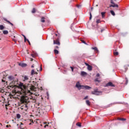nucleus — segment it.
Wrapping results in <instances>:
<instances>
[{
  "mask_svg": "<svg viewBox=\"0 0 129 129\" xmlns=\"http://www.w3.org/2000/svg\"><path fill=\"white\" fill-rule=\"evenodd\" d=\"M2 82H6V81L4 80H2Z\"/></svg>",
  "mask_w": 129,
  "mask_h": 129,
  "instance_id": "nucleus-49",
  "label": "nucleus"
},
{
  "mask_svg": "<svg viewBox=\"0 0 129 129\" xmlns=\"http://www.w3.org/2000/svg\"><path fill=\"white\" fill-rule=\"evenodd\" d=\"M106 86H110L111 87H114V85L112 84V82H109L106 84Z\"/></svg>",
  "mask_w": 129,
  "mask_h": 129,
  "instance_id": "nucleus-10",
  "label": "nucleus"
},
{
  "mask_svg": "<svg viewBox=\"0 0 129 129\" xmlns=\"http://www.w3.org/2000/svg\"><path fill=\"white\" fill-rule=\"evenodd\" d=\"M55 49H59V47L58 46H55Z\"/></svg>",
  "mask_w": 129,
  "mask_h": 129,
  "instance_id": "nucleus-46",
  "label": "nucleus"
},
{
  "mask_svg": "<svg viewBox=\"0 0 129 129\" xmlns=\"http://www.w3.org/2000/svg\"><path fill=\"white\" fill-rule=\"evenodd\" d=\"M126 82L127 83V79L126 78Z\"/></svg>",
  "mask_w": 129,
  "mask_h": 129,
  "instance_id": "nucleus-57",
  "label": "nucleus"
},
{
  "mask_svg": "<svg viewBox=\"0 0 129 129\" xmlns=\"http://www.w3.org/2000/svg\"><path fill=\"white\" fill-rule=\"evenodd\" d=\"M16 117L18 118V119H19V118H21V114H17Z\"/></svg>",
  "mask_w": 129,
  "mask_h": 129,
  "instance_id": "nucleus-25",
  "label": "nucleus"
},
{
  "mask_svg": "<svg viewBox=\"0 0 129 129\" xmlns=\"http://www.w3.org/2000/svg\"><path fill=\"white\" fill-rule=\"evenodd\" d=\"M104 31H105V29L104 28H102L101 29V33H102V32H103Z\"/></svg>",
  "mask_w": 129,
  "mask_h": 129,
  "instance_id": "nucleus-35",
  "label": "nucleus"
},
{
  "mask_svg": "<svg viewBox=\"0 0 129 129\" xmlns=\"http://www.w3.org/2000/svg\"><path fill=\"white\" fill-rule=\"evenodd\" d=\"M23 37H24V38H25V37H26V36H25L24 34H22Z\"/></svg>",
  "mask_w": 129,
  "mask_h": 129,
  "instance_id": "nucleus-54",
  "label": "nucleus"
},
{
  "mask_svg": "<svg viewBox=\"0 0 129 129\" xmlns=\"http://www.w3.org/2000/svg\"><path fill=\"white\" fill-rule=\"evenodd\" d=\"M22 77L23 80L24 82L26 81H28V80H29V77H28V76H23Z\"/></svg>",
  "mask_w": 129,
  "mask_h": 129,
  "instance_id": "nucleus-8",
  "label": "nucleus"
},
{
  "mask_svg": "<svg viewBox=\"0 0 129 129\" xmlns=\"http://www.w3.org/2000/svg\"><path fill=\"white\" fill-rule=\"evenodd\" d=\"M18 83V82L16 81V80H13L11 81L10 83V86H8V89H10L12 91V93L13 94V95H15V94H17L18 92H19L18 91H17V84Z\"/></svg>",
  "mask_w": 129,
  "mask_h": 129,
  "instance_id": "nucleus-2",
  "label": "nucleus"
},
{
  "mask_svg": "<svg viewBox=\"0 0 129 129\" xmlns=\"http://www.w3.org/2000/svg\"><path fill=\"white\" fill-rule=\"evenodd\" d=\"M91 12H92V11H93V7L91 8Z\"/></svg>",
  "mask_w": 129,
  "mask_h": 129,
  "instance_id": "nucleus-48",
  "label": "nucleus"
},
{
  "mask_svg": "<svg viewBox=\"0 0 129 129\" xmlns=\"http://www.w3.org/2000/svg\"><path fill=\"white\" fill-rule=\"evenodd\" d=\"M28 104H24L20 107L22 110H25V111H27L28 110Z\"/></svg>",
  "mask_w": 129,
  "mask_h": 129,
  "instance_id": "nucleus-4",
  "label": "nucleus"
},
{
  "mask_svg": "<svg viewBox=\"0 0 129 129\" xmlns=\"http://www.w3.org/2000/svg\"><path fill=\"white\" fill-rule=\"evenodd\" d=\"M14 38H16V36H14Z\"/></svg>",
  "mask_w": 129,
  "mask_h": 129,
  "instance_id": "nucleus-62",
  "label": "nucleus"
},
{
  "mask_svg": "<svg viewBox=\"0 0 129 129\" xmlns=\"http://www.w3.org/2000/svg\"><path fill=\"white\" fill-rule=\"evenodd\" d=\"M41 22L42 23H45V17H42L41 19Z\"/></svg>",
  "mask_w": 129,
  "mask_h": 129,
  "instance_id": "nucleus-24",
  "label": "nucleus"
},
{
  "mask_svg": "<svg viewBox=\"0 0 129 129\" xmlns=\"http://www.w3.org/2000/svg\"><path fill=\"white\" fill-rule=\"evenodd\" d=\"M96 23L97 24H99V23H100V20H99V19L97 20Z\"/></svg>",
  "mask_w": 129,
  "mask_h": 129,
  "instance_id": "nucleus-34",
  "label": "nucleus"
},
{
  "mask_svg": "<svg viewBox=\"0 0 129 129\" xmlns=\"http://www.w3.org/2000/svg\"><path fill=\"white\" fill-rule=\"evenodd\" d=\"M87 69H88V70H89V71H92V66L89 65L87 67Z\"/></svg>",
  "mask_w": 129,
  "mask_h": 129,
  "instance_id": "nucleus-15",
  "label": "nucleus"
},
{
  "mask_svg": "<svg viewBox=\"0 0 129 129\" xmlns=\"http://www.w3.org/2000/svg\"><path fill=\"white\" fill-rule=\"evenodd\" d=\"M80 40L81 41H82V43H83V44H85V45H88V44L86 43L85 41H84L82 38H80Z\"/></svg>",
  "mask_w": 129,
  "mask_h": 129,
  "instance_id": "nucleus-19",
  "label": "nucleus"
},
{
  "mask_svg": "<svg viewBox=\"0 0 129 129\" xmlns=\"http://www.w3.org/2000/svg\"><path fill=\"white\" fill-rule=\"evenodd\" d=\"M53 44L55 45H58V46H60V41L59 39H56V40H53Z\"/></svg>",
  "mask_w": 129,
  "mask_h": 129,
  "instance_id": "nucleus-7",
  "label": "nucleus"
},
{
  "mask_svg": "<svg viewBox=\"0 0 129 129\" xmlns=\"http://www.w3.org/2000/svg\"><path fill=\"white\" fill-rule=\"evenodd\" d=\"M4 29H5L4 25H0V30H4Z\"/></svg>",
  "mask_w": 129,
  "mask_h": 129,
  "instance_id": "nucleus-30",
  "label": "nucleus"
},
{
  "mask_svg": "<svg viewBox=\"0 0 129 129\" xmlns=\"http://www.w3.org/2000/svg\"><path fill=\"white\" fill-rule=\"evenodd\" d=\"M85 75H87V73L85 72H81V76H85Z\"/></svg>",
  "mask_w": 129,
  "mask_h": 129,
  "instance_id": "nucleus-20",
  "label": "nucleus"
},
{
  "mask_svg": "<svg viewBox=\"0 0 129 129\" xmlns=\"http://www.w3.org/2000/svg\"><path fill=\"white\" fill-rule=\"evenodd\" d=\"M13 41H14V42H15V43L17 42V40H16V39H15V38H13Z\"/></svg>",
  "mask_w": 129,
  "mask_h": 129,
  "instance_id": "nucleus-40",
  "label": "nucleus"
},
{
  "mask_svg": "<svg viewBox=\"0 0 129 129\" xmlns=\"http://www.w3.org/2000/svg\"><path fill=\"white\" fill-rule=\"evenodd\" d=\"M30 121L31 123H34V120L33 119H30Z\"/></svg>",
  "mask_w": 129,
  "mask_h": 129,
  "instance_id": "nucleus-42",
  "label": "nucleus"
},
{
  "mask_svg": "<svg viewBox=\"0 0 129 129\" xmlns=\"http://www.w3.org/2000/svg\"><path fill=\"white\" fill-rule=\"evenodd\" d=\"M87 98H88V96H86L84 98V100L87 99Z\"/></svg>",
  "mask_w": 129,
  "mask_h": 129,
  "instance_id": "nucleus-41",
  "label": "nucleus"
},
{
  "mask_svg": "<svg viewBox=\"0 0 129 129\" xmlns=\"http://www.w3.org/2000/svg\"><path fill=\"white\" fill-rule=\"evenodd\" d=\"M31 56H32V57H33V58H35V57L36 56V55H35L34 54H31Z\"/></svg>",
  "mask_w": 129,
  "mask_h": 129,
  "instance_id": "nucleus-38",
  "label": "nucleus"
},
{
  "mask_svg": "<svg viewBox=\"0 0 129 129\" xmlns=\"http://www.w3.org/2000/svg\"><path fill=\"white\" fill-rule=\"evenodd\" d=\"M3 20H4V21H5V22H7L10 25H11V26H14V24L13 23H11V22H10V21L7 20L6 18H3Z\"/></svg>",
  "mask_w": 129,
  "mask_h": 129,
  "instance_id": "nucleus-11",
  "label": "nucleus"
},
{
  "mask_svg": "<svg viewBox=\"0 0 129 129\" xmlns=\"http://www.w3.org/2000/svg\"><path fill=\"white\" fill-rule=\"evenodd\" d=\"M95 82H100V81L98 80V78H96L94 80Z\"/></svg>",
  "mask_w": 129,
  "mask_h": 129,
  "instance_id": "nucleus-32",
  "label": "nucleus"
},
{
  "mask_svg": "<svg viewBox=\"0 0 129 129\" xmlns=\"http://www.w3.org/2000/svg\"><path fill=\"white\" fill-rule=\"evenodd\" d=\"M5 84V85H8V82H6Z\"/></svg>",
  "mask_w": 129,
  "mask_h": 129,
  "instance_id": "nucleus-50",
  "label": "nucleus"
},
{
  "mask_svg": "<svg viewBox=\"0 0 129 129\" xmlns=\"http://www.w3.org/2000/svg\"><path fill=\"white\" fill-rule=\"evenodd\" d=\"M76 87L79 89V90H80V89H82L83 85H80L79 82H78L76 85Z\"/></svg>",
  "mask_w": 129,
  "mask_h": 129,
  "instance_id": "nucleus-6",
  "label": "nucleus"
},
{
  "mask_svg": "<svg viewBox=\"0 0 129 129\" xmlns=\"http://www.w3.org/2000/svg\"><path fill=\"white\" fill-rule=\"evenodd\" d=\"M118 120H122V121L126 120V119L123 118H118Z\"/></svg>",
  "mask_w": 129,
  "mask_h": 129,
  "instance_id": "nucleus-26",
  "label": "nucleus"
},
{
  "mask_svg": "<svg viewBox=\"0 0 129 129\" xmlns=\"http://www.w3.org/2000/svg\"><path fill=\"white\" fill-rule=\"evenodd\" d=\"M20 88L21 89V91L18 92L20 94H23L20 98V102L21 104L24 103V104H28L30 102V99L28 97L27 95H30L31 91H36V87L35 86L32 84H25L20 83L19 85Z\"/></svg>",
  "mask_w": 129,
  "mask_h": 129,
  "instance_id": "nucleus-1",
  "label": "nucleus"
},
{
  "mask_svg": "<svg viewBox=\"0 0 129 129\" xmlns=\"http://www.w3.org/2000/svg\"><path fill=\"white\" fill-rule=\"evenodd\" d=\"M33 59L32 58H31V61H33Z\"/></svg>",
  "mask_w": 129,
  "mask_h": 129,
  "instance_id": "nucleus-60",
  "label": "nucleus"
},
{
  "mask_svg": "<svg viewBox=\"0 0 129 129\" xmlns=\"http://www.w3.org/2000/svg\"><path fill=\"white\" fill-rule=\"evenodd\" d=\"M91 94H93V95H102V92L99 91L98 89H96L94 90V91L91 92Z\"/></svg>",
  "mask_w": 129,
  "mask_h": 129,
  "instance_id": "nucleus-3",
  "label": "nucleus"
},
{
  "mask_svg": "<svg viewBox=\"0 0 129 129\" xmlns=\"http://www.w3.org/2000/svg\"><path fill=\"white\" fill-rule=\"evenodd\" d=\"M70 68L72 69V72H74V68L73 67H71Z\"/></svg>",
  "mask_w": 129,
  "mask_h": 129,
  "instance_id": "nucleus-37",
  "label": "nucleus"
},
{
  "mask_svg": "<svg viewBox=\"0 0 129 129\" xmlns=\"http://www.w3.org/2000/svg\"><path fill=\"white\" fill-rule=\"evenodd\" d=\"M21 129H24V128H21Z\"/></svg>",
  "mask_w": 129,
  "mask_h": 129,
  "instance_id": "nucleus-64",
  "label": "nucleus"
},
{
  "mask_svg": "<svg viewBox=\"0 0 129 129\" xmlns=\"http://www.w3.org/2000/svg\"><path fill=\"white\" fill-rule=\"evenodd\" d=\"M32 14H35V13H36V9L33 8L32 11Z\"/></svg>",
  "mask_w": 129,
  "mask_h": 129,
  "instance_id": "nucleus-31",
  "label": "nucleus"
},
{
  "mask_svg": "<svg viewBox=\"0 0 129 129\" xmlns=\"http://www.w3.org/2000/svg\"><path fill=\"white\" fill-rule=\"evenodd\" d=\"M27 42H28V43L29 45H31V42H30V41H29V39H27Z\"/></svg>",
  "mask_w": 129,
  "mask_h": 129,
  "instance_id": "nucleus-43",
  "label": "nucleus"
},
{
  "mask_svg": "<svg viewBox=\"0 0 129 129\" xmlns=\"http://www.w3.org/2000/svg\"><path fill=\"white\" fill-rule=\"evenodd\" d=\"M36 64H38V62L35 61Z\"/></svg>",
  "mask_w": 129,
  "mask_h": 129,
  "instance_id": "nucleus-59",
  "label": "nucleus"
},
{
  "mask_svg": "<svg viewBox=\"0 0 129 129\" xmlns=\"http://www.w3.org/2000/svg\"><path fill=\"white\" fill-rule=\"evenodd\" d=\"M105 13L106 12H101V15L102 17V18H104L105 17Z\"/></svg>",
  "mask_w": 129,
  "mask_h": 129,
  "instance_id": "nucleus-23",
  "label": "nucleus"
},
{
  "mask_svg": "<svg viewBox=\"0 0 129 129\" xmlns=\"http://www.w3.org/2000/svg\"><path fill=\"white\" fill-rule=\"evenodd\" d=\"M92 19V15L91 14V12H90V20Z\"/></svg>",
  "mask_w": 129,
  "mask_h": 129,
  "instance_id": "nucleus-33",
  "label": "nucleus"
},
{
  "mask_svg": "<svg viewBox=\"0 0 129 129\" xmlns=\"http://www.w3.org/2000/svg\"><path fill=\"white\" fill-rule=\"evenodd\" d=\"M6 127H9V125H7Z\"/></svg>",
  "mask_w": 129,
  "mask_h": 129,
  "instance_id": "nucleus-58",
  "label": "nucleus"
},
{
  "mask_svg": "<svg viewBox=\"0 0 129 129\" xmlns=\"http://www.w3.org/2000/svg\"><path fill=\"white\" fill-rule=\"evenodd\" d=\"M54 52L55 54H59V51L57 49H54Z\"/></svg>",
  "mask_w": 129,
  "mask_h": 129,
  "instance_id": "nucleus-28",
  "label": "nucleus"
},
{
  "mask_svg": "<svg viewBox=\"0 0 129 129\" xmlns=\"http://www.w3.org/2000/svg\"><path fill=\"white\" fill-rule=\"evenodd\" d=\"M100 76V75L99 74H97L96 77H99Z\"/></svg>",
  "mask_w": 129,
  "mask_h": 129,
  "instance_id": "nucleus-39",
  "label": "nucleus"
},
{
  "mask_svg": "<svg viewBox=\"0 0 129 129\" xmlns=\"http://www.w3.org/2000/svg\"><path fill=\"white\" fill-rule=\"evenodd\" d=\"M113 54L114 56L118 55V52L116 51V50H113Z\"/></svg>",
  "mask_w": 129,
  "mask_h": 129,
  "instance_id": "nucleus-16",
  "label": "nucleus"
},
{
  "mask_svg": "<svg viewBox=\"0 0 129 129\" xmlns=\"http://www.w3.org/2000/svg\"><path fill=\"white\" fill-rule=\"evenodd\" d=\"M110 3L112 5H110V8H118V5L113 3V0H110Z\"/></svg>",
  "mask_w": 129,
  "mask_h": 129,
  "instance_id": "nucleus-5",
  "label": "nucleus"
},
{
  "mask_svg": "<svg viewBox=\"0 0 129 129\" xmlns=\"http://www.w3.org/2000/svg\"><path fill=\"white\" fill-rule=\"evenodd\" d=\"M21 124H23V123H21Z\"/></svg>",
  "mask_w": 129,
  "mask_h": 129,
  "instance_id": "nucleus-63",
  "label": "nucleus"
},
{
  "mask_svg": "<svg viewBox=\"0 0 129 129\" xmlns=\"http://www.w3.org/2000/svg\"><path fill=\"white\" fill-rule=\"evenodd\" d=\"M86 103L88 106H90V102L89 100H87L86 101Z\"/></svg>",
  "mask_w": 129,
  "mask_h": 129,
  "instance_id": "nucleus-21",
  "label": "nucleus"
},
{
  "mask_svg": "<svg viewBox=\"0 0 129 129\" xmlns=\"http://www.w3.org/2000/svg\"><path fill=\"white\" fill-rule=\"evenodd\" d=\"M31 75H34V74H38V73L36 72H35V70H32L31 72Z\"/></svg>",
  "mask_w": 129,
  "mask_h": 129,
  "instance_id": "nucleus-18",
  "label": "nucleus"
},
{
  "mask_svg": "<svg viewBox=\"0 0 129 129\" xmlns=\"http://www.w3.org/2000/svg\"><path fill=\"white\" fill-rule=\"evenodd\" d=\"M110 13L112 16H115V13H114V12L112 10L110 11Z\"/></svg>",
  "mask_w": 129,
  "mask_h": 129,
  "instance_id": "nucleus-27",
  "label": "nucleus"
},
{
  "mask_svg": "<svg viewBox=\"0 0 129 129\" xmlns=\"http://www.w3.org/2000/svg\"><path fill=\"white\" fill-rule=\"evenodd\" d=\"M5 106H8V105H7V104H6V105H5Z\"/></svg>",
  "mask_w": 129,
  "mask_h": 129,
  "instance_id": "nucleus-61",
  "label": "nucleus"
},
{
  "mask_svg": "<svg viewBox=\"0 0 129 129\" xmlns=\"http://www.w3.org/2000/svg\"><path fill=\"white\" fill-rule=\"evenodd\" d=\"M31 68H34V64L31 66Z\"/></svg>",
  "mask_w": 129,
  "mask_h": 129,
  "instance_id": "nucleus-52",
  "label": "nucleus"
},
{
  "mask_svg": "<svg viewBox=\"0 0 129 129\" xmlns=\"http://www.w3.org/2000/svg\"><path fill=\"white\" fill-rule=\"evenodd\" d=\"M92 50H94L95 52H96V53H98V49L97 48V47H92Z\"/></svg>",
  "mask_w": 129,
  "mask_h": 129,
  "instance_id": "nucleus-14",
  "label": "nucleus"
},
{
  "mask_svg": "<svg viewBox=\"0 0 129 129\" xmlns=\"http://www.w3.org/2000/svg\"><path fill=\"white\" fill-rule=\"evenodd\" d=\"M37 111L39 112L40 114H42V113H44V112L42 110V108H38Z\"/></svg>",
  "mask_w": 129,
  "mask_h": 129,
  "instance_id": "nucleus-13",
  "label": "nucleus"
},
{
  "mask_svg": "<svg viewBox=\"0 0 129 129\" xmlns=\"http://www.w3.org/2000/svg\"><path fill=\"white\" fill-rule=\"evenodd\" d=\"M82 89H86L87 90H89L90 89H91V87H89V86H83Z\"/></svg>",
  "mask_w": 129,
  "mask_h": 129,
  "instance_id": "nucleus-9",
  "label": "nucleus"
},
{
  "mask_svg": "<svg viewBox=\"0 0 129 129\" xmlns=\"http://www.w3.org/2000/svg\"><path fill=\"white\" fill-rule=\"evenodd\" d=\"M8 79L9 81H13V80H15V77H14L13 76H10L8 77Z\"/></svg>",
  "mask_w": 129,
  "mask_h": 129,
  "instance_id": "nucleus-12",
  "label": "nucleus"
},
{
  "mask_svg": "<svg viewBox=\"0 0 129 129\" xmlns=\"http://www.w3.org/2000/svg\"><path fill=\"white\" fill-rule=\"evenodd\" d=\"M1 92L4 93V90H2Z\"/></svg>",
  "mask_w": 129,
  "mask_h": 129,
  "instance_id": "nucleus-56",
  "label": "nucleus"
},
{
  "mask_svg": "<svg viewBox=\"0 0 129 129\" xmlns=\"http://www.w3.org/2000/svg\"><path fill=\"white\" fill-rule=\"evenodd\" d=\"M44 124H47V122H43Z\"/></svg>",
  "mask_w": 129,
  "mask_h": 129,
  "instance_id": "nucleus-51",
  "label": "nucleus"
},
{
  "mask_svg": "<svg viewBox=\"0 0 129 129\" xmlns=\"http://www.w3.org/2000/svg\"><path fill=\"white\" fill-rule=\"evenodd\" d=\"M125 71H126V70H127V67H125Z\"/></svg>",
  "mask_w": 129,
  "mask_h": 129,
  "instance_id": "nucleus-47",
  "label": "nucleus"
},
{
  "mask_svg": "<svg viewBox=\"0 0 129 129\" xmlns=\"http://www.w3.org/2000/svg\"><path fill=\"white\" fill-rule=\"evenodd\" d=\"M85 65H86V66H88H88L89 65V64H88V63H86V62H85Z\"/></svg>",
  "mask_w": 129,
  "mask_h": 129,
  "instance_id": "nucleus-45",
  "label": "nucleus"
},
{
  "mask_svg": "<svg viewBox=\"0 0 129 129\" xmlns=\"http://www.w3.org/2000/svg\"><path fill=\"white\" fill-rule=\"evenodd\" d=\"M27 41H28V39H27L26 36H24V42H27Z\"/></svg>",
  "mask_w": 129,
  "mask_h": 129,
  "instance_id": "nucleus-36",
  "label": "nucleus"
},
{
  "mask_svg": "<svg viewBox=\"0 0 129 129\" xmlns=\"http://www.w3.org/2000/svg\"><path fill=\"white\" fill-rule=\"evenodd\" d=\"M19 66L21 67H26L27 64L24 63H19Z\"/></svg>",
  "mask_w": 129,
  "mask_h": 129,
  "instance_id": "nucleus-17",
  "label": "nucleus"
},
{
  "mask_svg": "<svg viewBox=\"0 0 129 129\" xmlns=\"http://www.w3.org/2000/svg\"><path fill=\"white\" fill-rule=\"evenodd\" d=\"M77 8H79V7H80V6H79V5H77Z\"/></svg>",
  "mask_w": 129,
  "mask_h": 129,
  "instance_id": "nucleus-55",
  "label": "nucleus"
},
{
  "mask_svg": "<svg viewBox=\"0 0 129 129\" xmlns=\"http://www.w3.org/2000/svg\"><path fill=\"white\" fill-rule=\"evenodd\" d=\"M76 125H77L78 126H79L80 127H81V123L78 122V123H76Z\"/></svg>",
  "mask_w": 129,
  "mask_h": 129,
  "instance_id": "nucleus-29",
  "label": "nucleus"
},
{
  "mask_svg": "<svg viewBox=\"0 0 129 129\" xmlns=\"http://www.w3.org/2000/svg\"><path fill=\"white\" fill-rule=\"evenodd\" d=\"M3 34L4 35H8V34H9V31L8 30H4L3 31Z\"/></svg>",
  "mask_w": 129,
  "mask_h": 129,
  "instance_id": "nucleus-22",
  "label": "nucleus"
},
{
  "mask_svg": "<svg viewBox=\"0 0 129 129\" xmlns=\"http://www.w3.org/2000/svg\"><path fill=\"white\" fill-rule=\"evenodd\" d=\"M46 126H49L48 124H46L45 125H44V128H46Z\"/></svg>",
  "mask_w": 129,
  "mask_h": 129,
  "instance_id": "nucleus-44",
  "label": "nucleus"
},
{
  "mask_svg": "<svg viewBox=\"0 0 129 129\" xmlns=\"http://www.w3.org/2000/svg\"><path fill=\"white\" fill-rule=\"evenodd\" d=\"M31 124H33V123L31 122L29 123V125H31Z\"/></svg>",
  "mask_w": 129,
  "mask_h": 129,
  "instance_id": "nucleus-53",
  "label": "nucleus"
}]
</instances>
